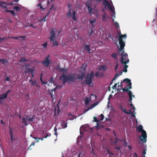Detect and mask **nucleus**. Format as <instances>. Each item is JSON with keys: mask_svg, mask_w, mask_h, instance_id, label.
<instances>
[{"mask_svg": "<svg viewBox=\"0 0 157 157\" xmlns=\"http://www.w3.org/2000/svg\"><path fill=\"white\" fill-rule=\"evenodd\" d=\"M118 34L119 36L118 37V40L119 41V44L120 45V48L118 47V50L119 53H120L121 51H122L123 49H124V47L125 46V42L123 41L122 38H126V34L122 35L120 31L118 32ZM117 46H118V45Z\"/></svg>", "mask_w": 157, "mask_h": 157, "instance_id": "1", "label": "nucleus"}, {"mask_svg": "<svg viewBox=\"0 0 157 157\" xmlns=\"http://www.w3.org/2000/svg\"><path fill=\"white\" fill-rule=\"evenodd\" d=\"M124 50V48L121 51L120 53H119H119L121 54L120 55L122 56L121 59V62L122 65H124V64L128 63L129 61V59L128 58V55L125 52Z\"/></svg>", "mask_w": 157, "mask_h": 157, "instance_id": "3", "label": "nucleus"}, {"mask_svg": "<svg viewBox=\"0 0 157 157\" xmlns=\"http://www.w3.org/2000/svg\"><path fill=\"white\" fill-rule=\"evenodd\" d=\"M98 104V103H94L92 105L90 106L87 109H85L83 111V113H86L87 111L90 109H92L94 107H95Z\"/></svg>", "mask_w": 157, "mask_h": 157, "instance_id": "15", "label": "nucleus"}, {"mask_svg": "<svg viewBox=\"0 0 157 157\" xmlns=\"http://www.w3.org/2000/svg\"><path fill=\"white\" fill-rule=\"evenodd\" d=\"M10 38V37H0V43H3L4 42L5 40H6Z\"/></svg>", "mask_w": 157, "mask_h": 157, "instance_id": "31", "label": "nucleus"}, {"mask_svg": "<svg viewBox=\"0 0 157 157\" xmlns=\"http://www.w3.org/2000/svg\"><path fill=\"white\" fill-rule=\"evenodd\" d=\"M123 92H127L128 93L129 98L132 97V95H133L132 92L128 89L124 88L122 89Z\"/></svg>", "mask_w": 157, "mask_h": 157, "instance_id": "16", "label": "nucleus"}, {"mask_svg": "<svg viewBox=\"0 0 157 157\" xmlns=\"http://www.w3.org/2000/svg\"><path fill=\"white\" fill-rule=\"evenodd\" d=\"M49 55L47 56L45 58L44 60L42 61L43 64L46 67H48L49 64L51 63V61L49 59Z\"/></svg>", "mask_w": 157, "mask_h": 157, "instance_id": "9", "label": "nucleus"}, {"mask_svg": "<svg viewBox=\"0 0 157 157\" xmlns=\"http://www.w3.org/2000/svg\"><path fill=\"white\" fill-rule=\"evenodd\" d=\"M46 16H45L44 17H43L42 19H41V20L42 21H44V22L46 21Z\"/></svg>", "mask_w": 157, "mask_h": 157, "instance_id": "62", "label": "nucleus"}, {"mask_svg": "<svg viewBox=\"0 0 157 157\" xmlns=\"http://www.w3.org/2000/svg\"><path fill=\"white\" fill-rule=\"evenodd\" d=\"M7 97L6 94L5 93L1 94L0 96V100L4 99H6Z\"/></svg>", "mask_w": 157, "mask_h": 157, "instance_id": "27", "label": "nucleus"}, {"mask_svg": "<svg viewBox=\"0 0 157 157\" xmlns=\"http://www.w3.org/2000/svg\"><path fill=\"white\" fill-rule=\"evenodd\" d=\"M56 30V29L55 28L52 29L51 30L50 33V37L49 38L51 41L53 40L55 38V32Z\"/></svg>", "mask_w": 157, "mask_h": 157, "instance_id": "12", "label": "nucleus"}, {"mask_svg": "<svg viewBox=\"0 0 157 157\" xmlns=\"http://www.w3.org/2000/svg\"><path fill=\"white\" fill-rule=\"evenodd\" d=\"M26 37L25 36H16V37H10V38L12 39H15L17 40H18L19 38H23V40H25V38Z\"/></svg>", "mask_w": 157, "mask_h": 157, "instance_id": "29", "label": "nucleus"}, {"mask_svg": "<svg viewBox=\"0 0 157 157\" xmlns=\"http://www.w3.org/2000/svg\"><path fill=\"white\" fill-rule=\"evenodd\" d=\"M121 147L120 146H117V147L116 146L115 147V148L118 150H119L120 152H121V150L120 149Z\"/></svg>", "mask_w": 157, "mask_h": 157, "instance_id": "55", "label": "nucleus"}, {"mask_svg": "<svg viewBox=\"0 0 157 157\" xmlns=\"http://www.w3.org/2000/svg\"><path fill=\"white\" fill-rule=\"evenodd\" d=\"M94 122H96L97 123H98L99 122V120H98V119H97V118L96 117H94Z\"/></svg>", "mask_w": 157, "mask_h": 157, "instance_id": "54", "label": "nucleus"}, {"mask_svg": "<svg viewBox=\"0 0 157 157\" xmlns=\"http://www.w3.org/2000/svg\"><path fill=\"white\" fill-rule=\"evenodd\" d=\"M48 44V43L47 42H46L44 44L42 45V46L44 47V48H47V45Z\"/></svg>", "mask_w": 157, "mask_h": 157, "instance_id": "58", "label": "nucleus"}, {"mask_svg": "<svg viewBox=\"0 0 157 157\" xmlns=\"http://www.w3.org/2000/svg\"><path fill=\"white\" fill-rule=\"evenodd\" d=\"M107 69L106 67L104 65H102L99 67L98 70L100 71H105Z\"/></svg>", "mask_w": 157, "mask_h": 157, "instance_id": "23", "label": "nucleus"}, {"mask_svg": "<svg viewBox=\"0 0 157 157\" xmlns=\"http://www.w3.org/2000/svg\"><path fill=\"white\" fill-rule=\"evenodd\" d=\"M35 118L34 116L28 115L25 116L23 118L22 121L24 123L25 126L29 124V122L30 121H33V119Z\"/></svg>", "mask_w": 157, "mask_h": 157, "instance_id": "4", "label": "nucleus"}, {"mask_svg": "<svg viewBox=\"0 0 157 157\" xmlns=\"http://www.w3.org/2000/svg\"><path fill=\"white\" fill-rule=\"evenodd\" d=\"M137 130L140 132L144 130L143 129V127L141 125H140L138 126L137 128Z\"/></svg>", "mask_w": 157, "mask_h": 157, "instance_id": "25", "label": "nucleus"}, {"mask_svg": "<svg viewBox=\"0 0 157 157\" xmlns=\"http://www.w3.org/2000/svg\"><path fill=\"white\" fill-rule=\"evenodd\" d=\"M58 69L60 72H62V74L60 76V78H74V75L73 74H68L67 72L68 69L65 68L64 69L62 68H58Z\"/></svg>", "mask_w": 157, "mask_h": 157, "instance_id": "2", "label": "nucleus"}, {"mask_svg": "<svg viewBox=\"0 0 157 157\" xmlns=\"http://www.w3.org/2000/svg\"><path fill=\"white\" fill-rule=\"evenodd\" d=\"M1 62H2L3 64L6 63H8V61L6 59H1Z\"/></svg>", "mask_w": 157, "mask_h": 157, "instance_id": "46", "label": "nucleus"}, {"mask_svg": "<svg viewBox=\"0 0 157 157\" xmlns=\"http://www.w3.org/2000/svg\"><path fill=\"white\" fill-rule=\"evenodd\" d=\"M90 100L89 98H86L85 101V104L86 105H87L89 104Z\"/></svg>", "mask_w": 157, "mask_h": 157, "instance_id": "41", "label": "nucleus"}, {"mask_svg": "<svg viewBox=\"0 0 157 157\" xmlns=\"http://www.w3.org/2000/svg\"><path fill=\"white\" fill-rule=\"evenodd\" d=\"M106 14H104L102 15V17L103 21H105L106 20Z\"/></svg>", "mask_w": 157, "mask_h": 157, "instance_id": "49", "label": "nucleus"}, {"mask_svg": "<svg viewBox=\"0 0 157 157\" xmlns=\"http://www.w3.org/2000/svg\"><path fill=\"white\" fill-rule=\"evenodd\" d=\"M116 64L115 67V71L117 72V69L118 68V64L117 62V61L116 60Z\"/></svg>", "mask_w": 157, "mask_h": 157, "instance_id": "50", "label": "nucleus"}, {"mask_svg": "<svg viewBox=\"0 0 157 157\" xmlns=\"http://www.w3.org/2000/svg\"><path fill=\"white\" fill-rule=\"evenodd\" d=\"M10 12L13 15L16 16V13L13 10H10Z\"/></svg>", "mask_w": 157, "mask_h": 157, "instance_id": "56", "label": "nucleus"}, {"mask_svg": "<svg viewBox=\"0 0 157 157\" xmlns=\"http://www.w3.org/2000/svg\"><path fill=\"white\" fill-rule=\"evenodd\" d=\"M92 79H85L83 82V83L87 84L89 86L91 87L93 86L92 82Z\"/></svg>", "mask_w": 157, "mask_h": 157, "instance_id": "14", "label": "nucleus"}, {"mask_svg": "<svg viewBox=\"0 0 157 157\" xmlns=\"http://www.w3.org/2000/svg\"><path fill=\"white\" fill-rule=\"evenodd\" d=\"M103 0V5L104 7H106L109 4V2L107 0Z\"/></svg>", "mask_w": 157, "mask_h": 157, "instance_id": "30", "label": "nucleus"}, {"mask_svg": "<svg viewBox=\"0 0 157 157\" xmlns=\"http://www.w3.org/2000/svg\"><path fill=\"white\" fill-rule=\"evenodd\" d=\"M67 123H66L63 120L62 121V123L61 124V125L62 126V127L63 128H65L67 127Z\"/></svg>", "mask_w": 157, "mask_h": 157, "instance_id": "26", "label": "nucleus"}, {"mask_svg": "<svg viewBox=\"0 0 157 157\" xmlns=\"http://www.w3.org/2000/svg\"><path fill=\"white\" fill-rule=\"evenodd\" d=\"M118 141H120V140L118 139L117 138H116L115 141L113 142L112 143L113 144H115L117 143Z\"/></svg>", "mask_w": 157, "mask_h": 157, "instance_id": "51", "label": "nucleus"}, {"mask_svg": "<svg viewBox=\"0 0 157 157\" xmlns=\"http://www.w3.org/2000/svg\"><path fill=\"white\" fill-rule=\"evenodd\" d=\"M86 64L84 63L82 65V67L81 70H80L81 73V75L79 76L78 78H83L85 76V70L86 67Z\"/></svg>", "mask_w": 157, "mask_h": 157, "instance_id": "11", "label": "nucleus"}, {"mask_svg": "<svg viewBox=\"0 0 157 157\" xmlns=\"http://www.w3.org/2000/svg\"><path fill=\"white\" fill-rule=\"evenodd\" d=\"M95 74L93 71H92L90 73H89L87 74L86 78H94Z\"/></svg>", "mask_w": 157, "mask_h": 157, "instance_id": "19", "label": "nucleus"}, {"mask_svg": "<svg viewBox=\"0 0 157 157\" xmlns=\"http://www.w3.org/2000/svg\"><path fill=\"white\" fill-rule=\"evenodd\" d=\"M9 134L10 136L12 141L13 142L16 140V135L14 132V130L13 128L9 127Z\"/></svg>", "mask_w": 157, "mask_h": 157, "instance_id": "7", "label": "nucleus"}, {"mask_svg": "<svg viewBox=\"0 0 157 157\" xmlns=\"http://www.w3.org/2000/svg\"><path fill=\"white\" fill-rule=\"evenodd\" d=\"M140 132L141 135L139 136L140 140L144 144L146 143L147 141V134L146 132L144 130Z\"/></svg>", "mask_w": 157, "mask_h": 157, "instance_id": "5", "label": "nucleus"}, {"mask_svg": "<svg viewBox=\"0 0 157 157\" xmlns=\"http://www.w3.org/2000/svg\"><path fill=\"white\" fill-rule=\"evenodd\" d=\"M104 118V115L101 114L100 117H99L98 118V120H99V122L102 121Z\"/></svg>", "mask_w": 157, "mask_h": 157, "instance_id": "33", "label": "nucleus"}, {"mask_svg": "<svg viewBox=\"0 0 157 157\" xmlns=\"http://www.w3.org/2000/svg\"><path fill=\"white\" fill-rule=\"evenodd\" d=\"M129 104H131L132 103V97H129Z\"/></svg>", "mask_w": 157, "mask_h": 157, "instance_id": "57", "label": "nucleus"}, {"mask_svg": "<svg viewBox=\"0 0 157 157\" xmlns=\"http://www.w3.org/2000/svg\"><path fill=\"white\" fill-rule=\"evenodd\" d=\"M97 129H99V128H101L102 127V125L101 124H99L98 123H97V124L95 126Z\"/></svg>", "mask_w": 157, "mask_h": 157, "instance_id": "45", "label": "nucleus"}, {"mask_svg": "<svg viewBox=\"0 0 157 157\" xmlns=\"http://www.w3.org/2000/svg\"><path fill=\"white\" fill-rule=\"evenodd\" d=\"M111 57L112 58H113V59H117V54L115 53H113L112 55H111Z\"/></svg>", "mask_w": 157, "mask_h": 157, "instance_id": "42", "label": "nucleus"}, {"mask_svg": "<svg viewBox=\"0 0 157 157\" xmlns=\"http://www.w3.org/2000/svg\"><path fill=\"white\" fill-rule=\"evenodd\" d=\"M95 22V19H93L92 20H90V23L91 24V25H92V26L93 27H94V23Z\"/></svg>", "mask_w": 157, "mask_h": 157, "instance_id": "44", "label": "nucleus"}, {"mask_svg": "<svg viewBox=\"0 0 157 157\" xmlns=\"http://www.w3.org/2000/svg\"><path fill=\"white\" fill-rule=\"evenodd\" d=\"M115 25L117 28H119V24L117 22H115Z\"/></svg>", "mask_w": 157, "mask_h": 157, "instance_id": "63", "label": "nucleus"}, {"mask_svg": "<svg viewBox=\"0 0 157 157\" xmlns=\"http://www.w3.org/2000/svg\"><path fill=\"white\" fill-rule=\"evenodd\" d=\"M104 74L103 72H101L99 71H97L95 74V76L97 78H100L102 77L103 75Z\"/></svg>", "mask_w": 157, "mask_h": 157, "instance_id": "18", "label": "nucleus"}, {"mask_svg": "<svg viewBox=\"0 0 157 157\" xmlns=\"http://www.w3.org/2000/svg\"><path fill=\"white\" fill-rule=\"evenodd\" d=\"M126 64H124V67L123 70L121 71H122V72L123 71L125 72H126L127 71V69L128 67V65H127Z\"/></svg>", "mask_w": 157, "mask_h": 157, "instance_id": "32", "label": "nucleus"}, {"mask_svg": "<svg viewBox=\"0 0 157 157\" xmlns=\"http://www.w3.org/2000/svg\"><path fill=\"white\" fill-rule=\"evenodd\" d=\"M63 83L62 85H57L56 88L54 89V90H55L56 89H60L62 88L63 86V85H64V83L65 82H66L67 81H71L72 82H74V81L75 79H63Z\"/></svg>", "mask_w": 157, "mask_h": 157, "instance_id": "13", "label": "nucleus"}, {"mask_svg": "<svg viewBox=\"0 0 157 157\" xmlns=\"http://www.w3.org/2000/svg\"><path fill=\"white\" fill-rule=\"evenodd\" d=\"M126 83L127 86L125 88L128 89H132V83L131 82V80L130 79H124L123 82H121V84L123 82Z\"/></svg>", "mask_w": 157, "mask_h": 157, "instance_id": "10", "label": "nucleus"}, {"mask_svg": "<svg viewBox=\"0 0 157 157\" xmlns=\"http://www.w3.org/2000/svg\"><path fill=\"white\" fill-rule=\"evenodd\" d=\"M107 7L112 11L113 13L114 12V9H113L111 6L110 4V3L108 4V5L107 6Z\"/></svg>", "mask_w": 157, "mask_h": 157, "instance_id": "37", "label": "nucleus"}, {"mask_svg": "<svg viewBox=\"0 0 157 157\" xmlns=\"http://www.w3.org/2000/svg\"><path fill=\"white\" fill-rule=\"evenodd\" d=\"M30 136L32 137L33 138L35 139L36 140V142H39V141L40 139V138L33 137L32 135H30Z\"/></svg>", "mask_w": 157, "mask_h": 157, "instance_id": "48", "label": "nucleus"}, {"mask_svg": "<svg viewBox=\"0 0 157 157\" xmlns=\"http://www.w3.org/2000/svg\"><path fill=\"white\" fill-rule=\"evenodd\" d=\"M6 3L5 2H1L0 3V6H1L5 8H6L7 7V6L6 5Z\"/></svg>", "mask_w": 157, "mask_h": 157, "instance_id": "36", "label": "nucleus"}, {"mask_svg": "<svg viewBox=\"0 0 157 157\" xmlns=\"http://www.w3.org/2000/svg\"><path fill=\"white\" fill-rule=\"evenodd\" d=\"M84 45L85 46V47L84 48V49L87 52H90V45H87L86 44H84Z\"/></svg>", "mask_w": 157, "mask_h": 157, "instance_id": "22", "label": "nucleus"}, {"mask_svg": "<svg viewBox=\"0 0 157 157\" xmlns=\"http://www.w3.org/2000/svg\"><path fill=\"white\" fill-rule=\"evenodd\" d=\"M71 9H70L68 10V13L67 14V16L68 17H71L72 19L74 21H76V12L75 10H73L72 14H71Z\"/></svg>", "mask_w": 157, "mask_h": 157, "instance_id": "8", "label": "nucleus"}, {"mask_svg": "<svg viewBox=\"0 0 157 157\" xmlns=\"http://www.w3.org/2000/svg\"><path fill=\"white\" fill-rule=\"evenodd\" d=\"M121 110L123 111L124 113L126 114V113H127V111L126 109L124 108H123L122 107H121Z\"/></svg>", "mask_w": 157, "mask_h": 157, "instance_id": "52", "label": "nucleus"}, {"mask_svg": "<svg viewBox=\"0 0 157 157\" xmlns=\"http://www.w3.org/2000/svg\"><path fill=\"white\" fill-rule=\"evenodd\" d=\"M93 32V31L92 29H91L89 30L88 33L90 37L92 36Z\"/></svg>", "mask_w": 157, "mask_h": 157, "instance_id": "47", "label": "nucleus"}, {"mask_svg": "<svg viewBox=\"0 0 157 157\" xmlns=\"http://www.w3.org/2000/svg\"><path fill=\"white\" fill-rule=\"evenodd\" d=\"M94 98V100H95L96 98V96L94 94H92L91 96V98Z\"/></svg>", "mask_w": 157, "mask_h": 157, "instance_id": "59", "label": "nucleus"}, {"mask_svg": "<svg viewBox=\"0 0 157 157\" xmlns=\"http://www.w3.org/2000/svg\"><path fill=\"white\" fill-rule=\"evenodd\" d=\"M130 106L131 107H132V108L134 110V111H135L136 109V108L132 104H130Z\"/></svg>", "mask_w": 157, "mask_h": 157, "instance_id": "60", "label": "nucleus"}, {"mask_svg": "<svg viewBox=\"0 0 157 157\" xmlns=\"http://www.w3.org/2000/svg\"><path fill=\"white\" fill-rule=\"evenodd\" d=\"M85 130V126L84 125H83L81 126L80 128V134L81 135L82 134V132L81 131V130Z\"/></svg>", "mask_w": 157, "mask_h": 157, "instance_id": "34", "label": "nucleus"}, {"mask_svg": "<svg viewBox=\"0 0 157 157\" xmlns=\"http://www.w3.org/2000/svg\"><path fill=\"white\" fill-rule=\"evenodd\" d=\"M86 7L88 8V10L89 13L90 14L92 13V8L91 6L89 4L86 3Z\"/></svg>", "mask_w": 157, "mask_h": 157, "instance_id": "20", "label": "nucleus"}, {"mask_svg": "<svg viewBox=\"0 0 157 157\" xmlns=\"http://www.w3.org/2000/svg\"><path fill=\"white\" fill-rule=\"evenodd\" d=\"M13 9L15 10L16 12H18L21 9L18 6H14Z\"/></svg>", "mask_w": 157, "mask_h": 157, "instance_id": "39", "label": "nucleus"}, {"mask_svg": "<svg viewBox=\"0 0 157 157\" xmlns=\"http://www.w3.org/2000/svg\"><path fill=\"white\" fill-rule=\"evenodd\" d=\"M84 153L83 152H79L78 153L75 155V157H83Z\"/></svg>", "mask_w": 157, "mask_h": 157, "instance_id": "28", "label": "nucleus"}, {"mask_svg": "<svg viewBox=\"0 0 157 157\" xmlns=\"http://www.w3.org/2000/svg\"><path fill=\"white\" fill-rule=\"evenodd\" d=\"M147 151V149H143L142 151V154H143V157H145V154H146V152Z\"/></svg>", "mask_w": 157, "mask_h": 157, "instance_id": "43", "label": "nucleus"}, {"mask_svg": "<svg viewBox=\"0 0 157 157\" xmlns=\"http://www.w3.org/2000/svg\"><path fill=\"white\" fill-rule=\"evenodd\" d=\"M122 71H121L117 74H116V75L113 78H118L119 76L122 74Z\"/></svg>", "mask_w": 157, "mask_h": 157, "instance_id": "38", "label": "nucleus"}, {"mask_svg": "<svg viewBox=\"0 0 157 157\" xmlns=\"http://www.w3.org/2000/svg\"><path fill=\"white\" fill-rule=\"evenodd\" d=\"M25 72L26 74H28L30 75L29 77H30L33 78L35 72V68L34 67L26 68L25 70Z\"/></svg>", "mask_w": 157, "mask_h": 157, "instance_id": "6", "label": "nucleus"}, {"mask_svg": "<svg viewBox=\"0 0 157 157\" xmlns=\"http://www.w3.org/2000/svg\"><path fill=\"white\" fill-rule=\"evenodd\" d=\"M108 37L109 38L112 39V40H114V39L113 38V36L111 34H109L108 35Z\"/></svg>", "mask_w": 157, "mask_h": 157, "instance_id": "61", "label": "nucleus"}, {"mask_svg": "<svg viewBox=\"0 0 157 157\" xmlns=\"http://www.w3.org/2000/svg\"><path fill=\"white\" fill-rule=\"evenodd\" d=\"M45 79H40L41 81L42 84H48L49 85V83H48V81H45ZM54 79H50V80L49 81V83H53Z\"/></svg>", "mask_w": 157, "mask_h": 157, "instance_id": "17", "label": "nucleus"}, {"mask_svg": "<svg viewBox=\"0 0 157 157\" xmlns=\"http://www.w3.org/2000/svg\"><path fill=\"white\" fill-rule=\"evenodd\" d=\"M29 82L31 84V86H34L37 85L36 81L35 80H33L32 79H30Z\"/></svg>", "mask_w": 157, "mask_h": 157, "instance_id": "24", "label": "nucleus"}, {"mask_svg": "<svg viewBox=\"0 0 157 157\" xmlns=\"http://www.w3.org/2000/svg\"><path fill=\"white\" fill-rule=\"evenodd\" d=\"M107 152L109 155H114V153H113L112 152H111L110 151V150H109V149H108V150H107Z\"/></svg>", "mask_w": 157, "mask_h": 157, "instance_id": "53", "label": "nucleus"}, {"mask_svg": "<svg viewBox=\"0 0 157 157\" xmlns=\"http://www.w3.org/2000/svg\"><path fill=\"white\" fill-rule=\"evenodd\" d=\"M68 116L69 117V119L67 120V121L69 120L72 121L73 120H74V118H76V117H78V116H77L76 117H75L73 115H72L70 113H69L68 114Z\"/></svg>", "mask_w": 157, "mask_h": 157, "instance_id": "21", "label": "nucleus"}, {"mask_svg": "<svg viewBox=\"0 0 157 157\" xmlns=\"http://www.w3.org/2000/svg\"><path fill=\"white\" fill-rule=\"evenodd\" d=\"M51 41H52L53 43V45L58 46V42L54 39H53V40H52Z\"/></svg>", "mask_w": 157, "mask_h": 157, "instance_id": "40", "label": "nucleus"}, {"mask_svg": "<svg viewBox=\"0 0 157 157\" xmlns=\"http://www.w3.org/2000/svg\"><path fill=\"white\" fill-rule=\"evenodd\" d=\"M29 59H26L25 58H22L19 60V62H27Z\"/></svg>", "mask_w": 157, "mask_h": 157, "instance_id": "35", "label": "nucleus"}, {"mask_svg": "<svg viewBox=\"0 0 157 157\" xmlns=\"http://www.w3.org/2000/svg\"><path fill=\"white\" fill-rule=\"evenodd\" d=\"M117 84H118V83H115V84L112 87V89H115L116 88Z\"/></svg>", "mask_w": 157, "mask_h": 157, "instance_id": "64", "label": "nucleus"}]
</instances>
